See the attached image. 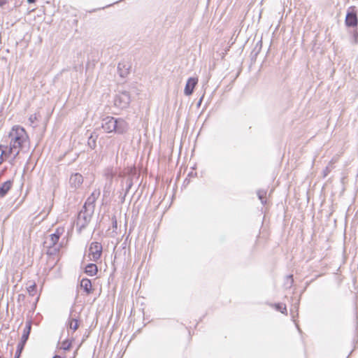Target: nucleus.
Here are the masks:
<instances>
[{
    "mask_svg": "<svg viewBox=\"0 0 358 358\" xmlns=\"http://www.w3.org/2000/svg\"><path fill=\"white\" fill-rule=\"evenodd\" d=\"M36 120H37L36 114H32L29 117V121L31 124H34Z\"/></svg>",
    "mask_w": 358,
    "mask_h": 358,
    "instance_id": "bb28decb",
    "label": "nucleus"
},
{
    "mask_svg": "<svg viewBox=\"0 0 358 358\" xmlns=\"http://www.w3.org/2000/svg\"><path fill=\"white\" fill-rule=\"evenodd\" d=\"M71 348V342L69 341V340H65L64 341L62 344H61V346H60V349L64 350V351H67V350H69Z\"/></svg>",
    "mask_w": 358,
    "mask_h": 358,
    "instance_id": "412c9836",
    "label": "nucleus"
},
{
    "mask_svg": "<svg viewBox=\"0 0 358 358\" xmlns=\"http://www.w3.org/2000/svg\"><path fill=\"white\" fill-rule=\"evenodd\" d=\"M97 271L96 265L92 263L88 264L85 267V273L90 276L96 275Z\"/></svg>",
    "mask_w": 358,
    "mask_h": 358,
    "instance_id": "dca6fc26",
    "label": "nucleus"
},
{
    "mask_svg": "<svg viewBox=\"0 0 358 358\" xmlns=\"http://www.w3.org/2000/svg\"><path fill=\"white\" fill-rule=\"evenodd\" d=\"M127 189H126V193L128 192L129 189L131 188V187L132 185L131 180H127Z\"/></svg>",
    "mask_w": 358,
    "mask_h": 358,
    "instance_id": "cd10ccee",
    "label": "nucleus"
},
{
    "mask_svg": "<svg viewBox=\"0 0 358 358\" xmlns=\"http://www.w3.org/2000/svg\"><path fill=\"white\" fill-rule=\"evenodd\" d=\"M131 101L130 94L127 91L120 92L115 97L114 103L115 106L124 109L127 108Z\"/></svg>",
    "mask_w": 358,
    "mask_h": 358,
    "instance_id": "39448f33",
    "label": "nucleus"
},
{
    "mask_svg": "<svg viewBox=\"0 0 358 358\" xmlns=\"http://www.w3.org/2000/svg\"><path fill=\"white\" fill-rule=\"evenodd\" d=\"M52 358H62L59 355H55Z\"/></svg>",
    "mask_w": 358,
    "mask_h": 358,
    "instance_id": "2f4dec72",
    "label": "nucleus"
},
{
    "mask_svg": "<svg viewBox=\"0 0 358 358\" xmlns=\"http://www.w3.org/2000/svg\"><path fill=\"white\" fill-rule=\"evenodd\" d=\"M12 185L13 182L10 180L0 185V198H3L7 194L8 192L11 189Z\"/></svg>",
    "mask_w": 358,
    "mask_h": 358,
    "instance_id": "4468645a",
    "label": "nucleus"
},
{
    "mask_svg": "<svg viewBox=\"0 0 358 358\" xmlns=\"http://www.w3.org/2000/svg\"><path fill=\"white\" fill-rule=\"evenodd\" d=\"M31 329V322L29 321L26 322L25 327L23 330L21 341L18 343L17 350L15 352V358H20L21 353L24 349L25 343H27Z\"/></svg>",
    "mask_w": 358,
    "mask_h": 358,
    "instance_id": "20e7f679",
    "label": "nucleus"
},
{
    "mask_svg": "<svg viewBox=\"0 0 358 358\" xmlns=\"http://www.w3.org/2000/svg\"><path fill=\"white\" fill-rule=\"evenodd\" d=\"M69 327L71 329H73L74 331L77 330L78 328V322L75 318H71L69 322Z\"/></svg>",
    "mask_w": 358,
    "mask_h": 358,
    "instance_id": "aec40b11",
    "label": "nucleus"
},
{
    "mask_svg": "<svg viewBox=\"0 0 358 358\" xmlns=\"http://www.w3.org/2000/svg\"><path fill=\"white\" fill-rule=\"evenodd\" d=\"M101 127L107 133L115 132L118 134L126 133L129 129V124L124 119L111 116L102 120Z\"/></svg>",
    "mask_w": 358,
    "mask_h": 358,
    "instance_id": "f257e3e1",
    "label": "nucleus"
},
{
    "mask_svg": "<svg viewBox=\"0 0 358 358\" xmlns=\"http://www.w3.org/2000/svg\"><path fill=\"white\" fill-rule=\"evenodd\" d=\"M80 287L87 294H90L92 292V282L89 279L83 278L80 281Z\"/></svg>",
    "mask_w": 358,
    "mask_h": 358,
    "instance_id": "2eb2a0df",
    "label": "nucleus"
},
{
    "mask_svg": "<svg viewBox=\"0 0 358 358\" xmlns=\"http://www.w3.org/2000/svg\"><path fill=\"white\" fill-rule=\"evenodd\" d=\"M293 281L294 280H293V278H292V275L287 276L286 282H285V286L287 287H290L292 285Z\"/></svg>",
    "mask_w": 358,
    "mask_h": 358,
    "instance_id": "a878e982",
    "label": "nucleus"
},
{
    "mask_svg": "<svg viewBox=\"0 0 358 358\" xmlns=\"http://www.w3.org/2000/svg\"><path fill=\"white\" fill-rule=\"evenodd\" d=\"M275 307L278 311H280L282 313H287V307H286L285 304L277 303V304H275Z\"/></svg>",
    "mask_w": 358,
    "mask_h": 358,
    "instance_id": "4be33fe9",
    "label": "nucleus"
},
{
    "mask_svg": "<svg viewBox=\"0 0 358 358\" xmlns=\"http://www.w3.org/2000/svg\"><path fill=\"white\" fill-rule=\"evenodd\" d=\"M83 182V177L80 173L72 174L69 178V184L71 188L75 189L79 188Z\"/></svg>",
    "mask_w": 358,
    "mask_h": 358,
    "instance_id": "9d476101",
    "label": "nucleus"
},
{
    "mask_svg": "<svg viewBox=\"0 0 358 358\" xmlns=\"http://www.w3.org/2000/svg\"><path fill=\"white\" fill-rule=\"evenodd\" d=\"M354 36H355V43H357L358 32L357 31H355Z\"/></svg>",
    "mask_w": 358,
    "mask_h": 358,
    "instance_id": "c756f323",
    "label": "nucleus"
},
{
    "mask_svg": "<svg viewBox=\"0 0 358 358\" xmlns=\"http://www.w3.org/2000/svg\"><path fill=\"white\" fill-rule=\"evenodd\" d=\"M102 254V245L98 242H92L89 248V258L90 261L97 262Z\"/></svg>",
    "mask_w": 358,
    "mask_h": 358,
    "instance_id": "0eeeda50",
    "label": "nucleus"
},
{
    "mask_svg": "<svg viewBox=\"0 0 358 358\" xmlns=\"http://www.w3.org/2000/svg\"><path fill=\"white\" fill-rule=\"evenodd\" d=\"M94 210L90 211V209H83L79 212L76 222L77 226L80 228H85L90 222Z\"/></svg>",
    "mask_w": 358,
    "mask_h": 358,
    "instance_id": "423d86ee",
    "label": "nucleus"
},
{
    "mask_svg": "<svg viewBox=\"0 0 358 358\" xmlns=\"http://www.w3.org/2000/svg\"><path fill=\"white\" fill-rule=\"evenodd\" d=\"M27 292H28L29 295L35 296L36 294V283L34 282V283L29 285L27 287Z\"/></svg>",
    "mask_w": 358,
    "mask_h": 358,
    "instance_id": "6ab92c4d",
    "label": "nucleus"
},
{
    "mask_svg": "<svg viewBox=\"0 0 358 358\" xmlns=\"http://www.w3.org/2000/svg\"><path fill=\"white\" fill-rule=\"evenodd\" d=\"M8 137L10 138V150H20L28 141V135L25 129L18 125L13 127L9 132Z\"/></svg>",
    "mask_w": 358,
    "mask_h": 358,
    "instance_id": "f03ea898",
    "label": "nucleus"
},
{
    "mask_svg": "<svg viewBox=\"0 0 358 358\" xmlns=\"http://www.w3.org/2000/svg\"><path fill=\"white\" fill-rule=\"evenodd\" d=\"M6 159H7V158L5 156V152H3V145H0V165Z\"/></svg>",
    "mask_w": 358,
    "mask_h": 358,
    "instance_id": "393cba45",
    "label": "nucleus"
},
{
    "mask_svg": "<svg viewBox=\"0 0 358 358\" xmlns=\"http://www.w3.org/2000/svg\"><path fill=\"white\" fill-rule=\"evenodd\" d=\"M130 66L124 62H120L117 65V71L120 76L122 78L126 77L129 73Z\"/></svg>",
    "mask_w": 358,
    "mask_h": 358,
    "instance_id": "ddd939ff",
    "label": "nucleus"
},
{
    "mask_svg": "<svg viewBox=\"0 0 358 358\" xmlns=\"http://www.w3.org/2000/svg\"><path fill=\"white\" fill-rule=\"evenodd\" d=\"M329 171V168L327 167L326 169L324 170V176H326L327 175Z\"/></svg>",
    "mask_w": 358,
    "mask_h": 358,
    "instance_id": "7c9ffc66",
    "label": "nucleus"
},
{
    "mask_svg": "<svg viewBox=\"0 0 358 358\" xmlns=\"http://www.w3.org/2000/svg\"><path fill=\"white\" fill-rule=\"evenodd\" d=\"M345 24L348 27H356L357 26L358 19L355 7L351 6L348 9Z\"/></svg>",
    "mask_w": 358,
    "mask_h": 358,
    "instance_id": "6e6552de",
    "label": "nucleus"
},
{
    "mask_svg": "<svg viewBox=\"0 0 358 358\" xmlns=\"http://www.w3.org/2000/svg\"><path fill=\"white\" fill-rule=\"evenodd\" d=\"M8 1L9 0H0V7L3 8Z\"/></svg>",
    "mask_w": 358,
    "mask_h": 358,
    "instance_id": "c85d7f7f",
    "label": "nucleus"
},
{
    "mask_svg": "<svg viewBox=\"0 0 358 358\" xmlns=\"http://www.w3.org/2000/svg\"><path fill=\"white\" fill-rule=\"evenodd\" d=\"M266 195V191L260 189L257 191V196L259 199L261 201V203L262 204H265L266 203V201L265 199Z\"/></svg>",
    "mask_w": 358,
    "mask_h": 358,
    "instance_id": "a211bd4d",
    "label": "nucleus"
},
{
    "mask_svg": "<svg viewBox=\"0 0 358 358\" xmlns=\"http://www.w3.org/2000/svg\"><path fill=\"white\" fill-rule=\"evenodd\" d=\"M0 358H1V357H0Z\"/></svg>",
    "mask_w": 358,
    "mask_h": 358,
    "instance_id": "72a5a7b5",
    "label": "nucleus"
},
{
    "mask_svg": "<svg viewBox=\"0 0 358 358\" xmlns=\"http://www.w3.org/2000/svg\"><path fill=\"white\" fill-rule=\"evenodd\" d=\"M3 152H5V156L7 159L11 157V161H14L15 159L20 153V150L17 149L10 150V145L9 146H3Z\"/></svg>",
    "mask_w": 358,
    "mask_h": 358,
    "instance_id": "f8f14e48",
    "label": "nucleus"
},
{
    "mask_svg": "<svg viewBox=\"0 0 358 358\" xmlns=\"http://www.w3.org/2000/svg\"><path fill=\"white\" fill-rule=\"evenodd\" d=\"M88 145L92 149H94L96 147V138L92 135L88 139Z\"/></svg>",
    "mask_w": 358,
    "mask_h": 358,
    "instance_id": "b1692460",
    "label": "nucleus"
},
{
    "mask_svg": "<svg viewBox=\"0 0 358 358\" xmlns=\"http://www.w3.org/2000/svg\"><path fill=\"white\" fill-rule=\"evenodd\" d=\"M29 3H34L35 2V0H27Z\"/></svg>",
    "mask_w": 358,
    "mask_h": 358,
    "instance_id": "473e14b6",
    "label": "nucleus"
},
{
    "mask_svg": "<svg viewBox=\"0 0 358 358\" xmlns=\"http://www.w3.org/2000/svg\"><path fill=\"white\" fill-rule=\"evenodd\" d=\"M198 83V78H189L185 87L184 93L186 96L191 95L193 92L196 85Z\"/></svg>",
    "mask_w": 358,
    "mask_h": 358,
    "instance_id": "9b49d317",
    "label": "nucleus"
},
{
    "mask_svg": "<svg viewBox=\"0 0 358 358\" xmlns=\"http://www.w3.org/2000/svg\"><path fill=\"white\" fill-rule=\"evenodd\" d=\"M114 175H115V173L113 172V169H107L105 171L104 176L106 177V182H108L110 185H112V181H113Z\"/></svg>",
    "mask_w": 358,
    "mask_h": 358,
    "instance_id": "f3484780",
    "label": "nucleus"
},
{
    "mask_svg": "<svg viewBox=\"0 0 358 358\" xmlns=\"http://www.w3.org/2000/svg\"><path fill=\"white\" fill-rule=\"evenodd\" d=\"M62 233L57 229L55 233L50 234L44 241V245L48 248L47 254L55 255L59 250L61 245L58 244Z\"/></svg>",
    "mask_w": 358,
    "mask_h": 358,
    "instance_id": "7ed1b4c3",
    "label": "nucleus"
},
{
    "mask_svg": "<svg viewBox=\"0 0 358 358\" xmlns=\"http://www.w3.org/2000/svg\"><path fill=\"white\" fill-rule=\"evenodd\" d=\"M100 194L99 189H94L85 202L83 208L90 209V211L94 210L95 202L99 197Z\"/></svg>",
    "mask_w": 358,
    "mask_h": 358,
    "instance_id": "1a4fd4ad",
    "label": "nucleus"
},
{
    "mask_svg": "<svg viewBox=\"0 0 358 358\" xmlns=\"http://www.w3.org/2000/svg\"><path fill=\"white\" fill-rule=\"evenodd\" d=\"M110 189H111V185H110L109 183L108 182H106V185L103 188V196L106 197L109 195Z\"/></svg>",
    "mask_w": 358,
    "mask_h": 358,
    "instance_id": "5701e85b",
    "label": "nucleus"
}]
</instances>
